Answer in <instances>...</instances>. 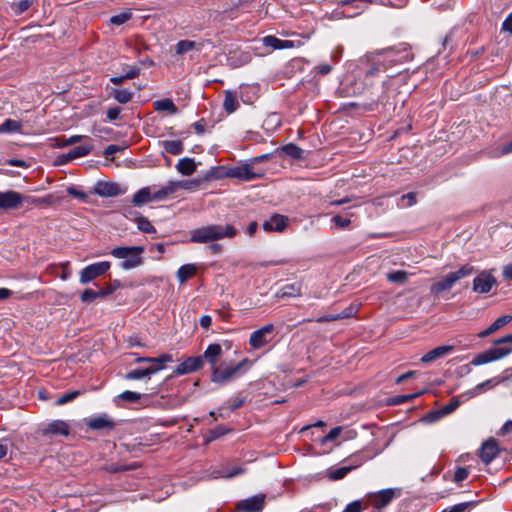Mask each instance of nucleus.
<instances>
[{"label": "nucleus", "mask_w": 512, "mask_h": 512, "mask_svg": "<svg viewBox=\"0 0 512 512\" xmlns=\"http://www.w3.org/2000/svg\"><path fill=\"white\" fill-rule=\"evenodd\" d=\"M410 274L404 270H396L387 273V280L391 283H405Z\"/></svg>", "instance_id": "e433bc0d"}, {"label": "nucleus", "mask_w": 512, "mask_h": 512, "mask_svg": "<svg viewBox=\"0 0 512 512\" xmlns=\"http://www.w3.org/2000/svg\"><path fill=\"white\" fill-rule=\"evenodd\" d=\"M23 201V195L17 191H0V210L17 209L23 204Z\"/></svg>", "instance_id": "9b49d317"}, {"label": "nucleus", "mask_w": 512, "mask_h": 512, "mask_svg": "<svg viewBox=\"0 0 512 512\" xmlns=\"http://www.w3.org/2000/svg\"><path fill=\"white\" fill-rule=\"evenodd\" d=\"M501 432L503 435L512 433V420H508L504 423V425L501 428Z\"/></svg>", "instance_id": "774afa93"}, {"label": "nucleus", "mask_w": 512, "mask_h": 512, "mask_svg": "<svg viewBox=\"0 0 512 512\" xmlns=\"http://www.w3.org/2000/svg\"><path fill=\"white\" fill-rule=\"evenodd\" d=\"M468 507V503H460L454 505L450 509H445L443 512H464Z\"/></svg>", "instance_id": "0e129e2a"}, {"label": "nucleus", "mask_w": 512, "mask_h": 512, "mask_svg": "<svg viewBox=\"0 0 512 512\" xmlns=\"http://www.w3.org/2000/svg\"><path fill=\"white\" fill-rule=\"evenodd\" d=\"M223 106H224L225 111L229 114L235 112L236 109L238 108V101L232 92L227 91L225 93V99L223 102Z\"/></svg>", "instance_id": "c9c22d12"}, {"label": "nucleus", "mask_w": 512, "mask_h": 512, "mask_svg": "<svg viewBox=\"0 0 512 512\" xmlns=\"http://www.w3.org/2000/svg\"><path fill=\"white\" fill-rule=\"evenodd\" d=\"M287 226V218L282 215H273L263 223V229L266 231L282 232Z\"/></svg>", "instance_id": "a211bd4d"}, {"label": "nucleus", "mask_w": 512, "mask_h": 512, "mask_svg": "<svg viewBox=\"0 0 512 512\" xmlns=\"http://www.w3.org/2000/svg\"><path fill=\"white\" fill-rule=\"evenodd\" d=\"M502 276L505 280L512 281V262L503 266Z\"/></svg>", "instance_id": "e2e57ef3"}, {"label": "nucleus", "mask_w": 512, "mask_h": 512, "mask_svg": "<svg viewBox=\"0 0 512 512\" xmlns=\"http://www.w3.org/2000/svg\"><path fill=\"white\" fill-rule=\"evenodd\" d=\"M121 109L119 107H111L107 110L106 115L108 120L114 121L119 118Z\"/></svg>", "instance_id": "680f3d73"}, {"label": "nucleus", "mask_w": 512, "mask_h": 512, "mask_svg": "<svg viewBox=\"0 0 512 512\" xmlns=\"http://www.w3.org/2000/svg\"><path fill=\"white\" fill-rule=\"evenodd\" d=\"M497 280L489 271H481L473 280V291L478 294L489 293L494 286H496Z\"/></svg>", "instance_id": "6e6552de"}, {"label": "nucleus", "mask_w": 512, "mask_h": 512, "mask_svg": "<svg viewBox=\"0 0 512 512\" xmlns=\"http://www.w3.org/2000/svg\"><path fill=\"white\" fill-rule=\"evenodd\" d=\"M69 431V425L64 420H54L42 429L44 435L68 436Z\"/></svg>", "instance_id": "2eb2a0df"}, {"label": "nucleus", "mask_w": 512, "mask_h": 512, "mask_svg": "<svg viewBox=\"0 0 512 512\" xmlns=\"http://www.w3.org/2000/svg\"><path fill=\"white\" fill-rule=\"evenodd\" d=\"M500 382H501V379H499V378H492V379L486 380V381L476 385L474 388L464 392L463 398L471 399L473 397H476V396L480 395L481 393H483L484 391L493 388Z\"/></svg>", "instance_id": "dca6fc26"}, {"label": "nucleus", "mask_w": 512, "mask_h": 512, "mask_svg": "<svg viewBox=\"0 0 512 512\" xmlns=\"http://www.w3.org/2000/svg\"><path fill=\"white\" fill-rule=\"evenodd\" d=\"M262 42H263V45L266 46V47H270L274 50H280L282 49V40L275 37V36H265L263 39H262Z\"/></svg>", "instance_id": "a18cd8bd"}, {"label": "nucleus", "mask_w": 512, "mask_h": 512, "mask_svg": "<svg viewBox=\"0 0 512 512\" xmlns=\"http://www.w3.org/2000/svg\"><path fill=\"white\" fill-rule=\"evenodd\" d=\"M235 175L239 177L242 180H252L257 177V174L253 172V169L251 166L245 165L243 167H240L236 172Z\"/></svg>", "instance_id": "58836bf2"}, {"label": "nucleus", "mask_w": 512, "mask_h": 512, "mask_svg": "<svg viewBox=\"0 0 512 512\" xmlns=\"http://www.w3.org/2000/svg\"><path fill=\"white\" fill-rule=\"evenodd\" d=\"M282 152L291 157L292 159H301L303 157V150L296 144L289 143L282 147Z\"/></svg>", "instance_id": "f704fd0d"}, {"label": "nucleus", "mask_w": 512, "mask_h": 512, "mask_svg": "<svg viewBox=\"0 0 512 512\" xmlns=\"http://www.w3.org/2000/svg\"><path fill=\"white\" fill-rule=\"evenodd\" d=\"M226 433V430L222 427H217L210 432V440H214Z\"/></svg>", "instance_id": "338daca9"}, {"label": "nucleus", "mask_w": 512, "mask_h": 512, "mask_svg": "<svg viewBox=\"0 0 512 512\" xmlns=\"http://www.w3.org/2000/svg\"><path fill=\"white\" fill-rule=\"evenodd\" d=\"M202 366L203 359L201 356L188 357L175 368L174 374L177 376L189 374L199 370Z\"/></svg>", "instance_id": "ddd939ff"}, {"label": "nucleus", "mask_w": 512, "mask_h": 512, "mask_svg": "<svg viewBox=\"0 0 512 512\" xmlns=\"http://www.w3.org/2000/svg\"><path fill=\"white\" fill-rule=\"evenodd\" d=\"M22 124L19 121L13 119H6L0 125V134L1 133H21Z\"/></svg>", "instance_id": "2f4dec72"}, {"label": "nucleus", "mask_w": 512, "mask_h": 512, "mask_svg": "<svg viewBox=\"0 0 512 512\" xmlns=\"http://www.w3.org/2000/svg\"><path fill=\"white\" fill-rule=\"evenodd\" d=\"M154 109L159 112H168L173 115L178 112V109L171 99H162L154 102Z\"/></svg>", "instance_id": "cd10ccee"}, {"label": "nucleus", "mask_w": 512, "mask_h": 512, "mask_svg": "<svg viewBox=\"0 0 512 512\" xmlns=\"http://www.w3.org/2000/svg\"><path fill=\"white\" fill-rule=\"evenodd\" d=\"M468 400L469 399L463 398V393L456 397H453L448 404L444 405L441 408L440 413L442 415H448V414L452 413L453 411H455L460 406V404H462Z\"/></svg>", "instance_id": "c756f323"}, {"label": "nucleus", "mask_w": 512, "mask_h": 512, "mask_svg": "<svg viewBox=\"0 0 512 512\" xmlns=\"http://www.w3.org/2000/svg\"><path fill=\"white\" fill-rule=\"evenodd\" d=\"M35 0H19L18 2L13 4L14 12L19 15L23 12L27 11L30 6L34 3Z\"/></svg>", "instance_id": "de8ad7c7"}, {"label": "nucleus", "mask_w": 512, "mask_h": 512, "mask_svg": "<svg viewBox=\"0 0 512 512\" xmlns=\"http://www.w3.org/2000/svg\"><path fill=\"white\" fill-rule=\"evenodd\" d=\"M164 369L162 365H150L147 368H137L127 372L124 376L126 380L150 379V377Z\"/></svg>", "instance_id": "4468645a"}, {"label": "nucleus", "mask_w": 512, "mask_h": 512, "mask_svg": "<svg viewBox=\"0 0 512 512\" xmlns=\"http://www.w3.org/2000/svg\"><path fill=\"white\" fill-rule=\"evenodd\" d=\"M80 392L79 391H71V392H67V393H64L63 395H61L57 400H56V404L57 405H64L68 402H71L73 401L75 398H77L79 396Z\"/></svg>", "instance_id": "8fccbe9b"}, {"label": "nucleus", "mask_w": 512, "mask_h": 512, "mask_svg": "<svg viewBox=\"0 0 512 512\" xmlns=\"http://www.w3.org/2000/svg\"><path fill=\"white\" fill-rule=\"evenodd\" d=\"M277 295L279 297H299L301 296V286L297 283L285 285Z\"/></svg>", "instance_id": "473e14b6"}, {"label": "nucleus", "mask_w": 512, "mask_h": 512, "mask_svg": "<svg viewBox=\"0 0 512 512\" xmlns=\"http://www.w3.org/2000/svg\"><path fill=\"white\" fill-rule=\"evenodd\" d=\"M196 42L191 40H181L176 44V53L181 55L184 54L193 48H195Z\"/></svg>", "instance_id": "49530a36"}, {"label": "nucleus", "mask_w": 512, "mask_h": 512, "mask_svg": "<svg viewBox=\"0 0 512 512\" xmlns=\"http://www.w3.org/2000/svg\"><path fill=\"white\" fill-rule=\"evenodd\" d=\"M173 361V357L171 354H162L159 357H137L135 359L136 363H150L151 365H162L165 363H169Z\"/></svg>", "instance_id": "393cba45"}, {"label": "nucleus", "mask_w": 512, "mask_h": 512, "mask_svg": "<svg viewBox=\"0 0 512 512\" xmlns=\"http://www.w3.org/2000/svg\"><path fill=\"white\" fill-rule=\"evenodd\" d=\"M196 271L197 266L195 264L182 265L177 271V279L179 283H185L187 280H189L196 274Z\"/></svg>", "instance_id": "b1692460"}, {"label": "nucleus", "mask_w": 512, "mask_h": 512, "mask_svg": "<svg viewBox=\"0 0 512 512\" xmlns=\"http://www.w3.org/2000/svg\"><path fill=\"white\" fill-rule=\"evenodd\" d=\"M174 183L176 184L177 191L179 189L195 190L201 184V180L200 179L181 180V181H174Z\"/></svg>", "instance_id": "4c0bfd02"}, {"label": "nucleus", "mask_w": 512, "mask_h": 512, "mask_svg": "<svg viewBox=\"0 0 512 512\" xmlns=\"http://www.w3.org/2000/svg\"><path fill=\"white\" fill-rule=\"evenodd\" d=\"M342 431L341 427H335L329 431V433L323 438L322 443H326L328 441H333L339 437Z\"/></svg>", "instance_id": "4d7b16f0"}, {"label": "nucleus", "mask_w": 512, "mask_h": 512, "mask_svg": "<svg viewBox=\"0 0 512 512\" xmlns=\"http://www.w3.org/2000/svg\"><path fill=\"white\" fill-rule=\"evenodd\" d=\"M163 147L172 155H179L183 152V144L179 140H166L163 142Z\"/></svg>", "instance_id": "72a5a7b5"}, {"label": "nucleus", "mask_w": 512, "mask_h": 512, "mask_svg": "<svg viewBox=\"0 0 512 512\" xmlns=\"http://www.w3.org/2000/svg\"><path fill=\"white\" fill-rule=\"evenodd\" d=\"M67 193L77 199H80L82 201H85L87 198V194L83 191L78 190L74 186H69L67 188Z\"/></svg>", "instance_id": "6e6d98bb"}, {"label": "nucleus", "mask_w": 512, "mask_h": 512, "mask_svg": "<svg viewBox=\"0 0 512 512\" xmlns=\"http://www.w3.org/2000/svg\"><path fill=\"white\" fill-rule=\"evenodd\" d=\"M111 267L110 262L101 261L86 266L80 272V283L87 284L97 277L105 274Z\"/></svg>", "instance_id": "0eeeda50"}, {"label": "nucleus", "mask_w": 512, "mask_h": 512, "mask_svg": "<svg viewBox=\"0 0 512 512\" xmlns=\"http://www.w3.org/2000/svg\"><path fill=\"white\" fill-rule=\"evenodd\" d=\"M452 350L453 346L451 345L438 346L429 351L428 353H426L425 355H423L421 361L423 363L433 362L434 360L449 354Z\"/></svg>", "instance_id": "aec40b11"}, {"label": "nucleus", "mask_w": 512, "mask_h": 512, "mask_svg": "<svg viewBox=\"0 0 512 512\" xmlns=\"http://www.w3.org/2000/svg\"><path fill=\"white\" fill-rule=\"evenodd\" d=\"M119 399L127 401V402H137L141 398V394L133 391H124L119 396Z\"/></svg>", "instance_id": "3c124183"}, {"label": "nucleus", "mask_w": 512, "mask_h": 512, "mask_svg": "<svg viewBox=\"0 0 512 512\" xmlns=\"http://www.w3.org/2000/svg\"><path fill=\"white\" fill-rule=\"evenodd\" d=\"M339 319H345V315H337V314L325 315V316L319 317L316 321L319 323H323V322H332V321H336Z\"/></svg>", "instance_id": "052dcab7"}, {"label": "nucleus", "mask_w": 512, "mask_h": 512, "mask_svg": "<svg viewBox=\"0 0 512 512\" xmlns=\"http://www.w3.org/2000/svg\"><path fill=\"white\" fill-rule=\"evenodd\" d=\"M144 252L143 246L116 247L111 250V255L117 259H123L120 264L124 270L134 269L143 263L141 255Z\"/></svg>", "instance_id": "20e7f679"}, {"label": "nucleus", "mask_w": 512, "mask_h": 512, "mask_svg": "<svg viewBox=\"0 0 512 512\" xmlns=\"http://www.w3.org/2000/svg\"><path fill=\"white\" fill-rule=\"evenodd\" d=\"M99 297V293L91 289H86L82 292L80 298L84 303H91Z\"/></svg>", "instance_id": "864d4df0"}, {"label": "nucleus", "mask_w": 512, "mask_h": 512, "mask_svg": "<svg viewBox=\"0 0 512 512\" xmlns=\"http://www.w3.org/2000/svg\"><path fill=\"white\" fill-rule=\"evenodd\" d=\"M137 227L140 231L144 232V233H154L156 232V229L154 228V226L151 224V222L145 218V217H138L137 220Z\"/></svg>", "instance_id": "37998d69"}, {"label": "nucleus", "mask_w": 512, "mask_h": 512, "mask_svg": "<svg viewBox=\"0 0 512 512\" xmlns=\"http://www.w3.org/2000/svg\"><path fill=\"white\" fill-rule=\"evenodd\" d=\"M510 344H512V333L496 339L494 345L499 347L491 348L478 354L472 359L471 365L479 366L507 357L512 353V346Z\"/></svg>", "instance_id": "f03ea898"}, {"label": "nucleus", "mask_w": 512, "mask_h": 512, "mask_svg": "<svg viewBox=\"0 0 512 512\" xmlns=\"http://www.w3.org/2000/svg\"><path fill=\"white\" fill-rule=\"evenodd\" d=\"M126 191V187L115 182L99 181L94 187V193L100 197H115L125 194Z\"/></svg>", "instance_id": "9d476101"}, {"label": "nucleus", "mask_w": 512, "mask_h": 512, "mask_svg": "<svg viewBox=\"0 0 512 512\" xmlns=\"http://www.w3.org/2000/svg\"><path fill=\"white\" fill-rule=\"evenodd\" d=\"M423 393H424V391H419V392H416L413 394L395 396L392 399H390L389 403L392 405L403 404L405 402H408L414 398L421 396Z\"/></svg>", "instance_id": "a19ab883"}, {"label": "nucleus", "mask_w": 512, "mask_h": 512, "mask_svg": "<svg viewBox=\"0 0 512 512\" xmlns=\"http://www.w3.org/2000/svg\"><path fill=\"white\" fill-rule=\"evenodd\" d=\"M153 193L155 201L166 200L177 193L176 184L174 183V181H169L164 186H162L160 189Z\"/></svg>", "instance_id": "4be33fe9"}, {"label": "nucleus", "mask_w": 512, "mask_h": 512, "mask_svg": "<svg viewBox=\"0 0 512 512\" xmlns=\"http://www.w3.org/2000/svg\"><path fill=\"white\" fill-rule=\"evenodd\" d=\"M132 17V13L130 10H126L124 12H121L117 15H113L111 18H110V23L113 24V25H122L124 23H126L128 20H130Z\"/></svg>", "instance_id": "79ce46f5"}, {"label": "nucleus", "mask_w": 512, "mask_h": 512, "mask_svg": "<svg viewBox=\"0 0 512 512\" xmlns=\"http://www.w3.org/2000/svg\"><path fill=\"white\" fill-rule=\"evenodd\" d=\"M111 95L120 104H127L133 98V92L128 89H112Z\"/></svg>", "instance_id": "7c9ffc66"}, {"label": "nucleus", "mask_w": 512, "mask_h": 512, "mask_svg": "<svg viewBox=\"0 0 512 512\" xmlns=\"http://www.w3.org/2000/svg\"><path fill=\"white\" fill-rule=\"evenodd\" d=\"M512 321V316L511 315H504V316H501L499 318H497L491 325V330H493L494 332H496L497 330H499L500 328H502L503 326H505L506 324L510 323Z\"/></svg>", "instance_id": "09e8293b"}, {"label": "nucleus", "mask_w": 512, "mask_h": 512, "mask_svg": "<svg viewBox=\"0 0 512 512\" xmlns=\"http://www.w3.org/2000/svg\"><path fill=\"white\" fill-rule=\"evenodd\" d=\"M274 325L266 324L251 333L249 345L253 349H260L267 345L273 338Z\"/></svg>", "instance_id": "423d86ee"}, {"label": "nucleus", "mask_w": 512, "mask_h": 512, "mask_svg": "<svg viewBox=\"0 0 512 512\" xmlns=\"http://www.w3.org/2000/svg\"><path fill=\"white\" fill-rule=\"evenodd\" d=\"M265 505V495L258 494L239 501L236 512H261Z\"/></svg>", "instance_id": "1a4fd4ad"}, {"label": "nucleus", "mask_w": 512, "mask_h": 512, "mask_svg": "<svg viewBox=\"0 0 512 512\" xmlns=\"http://www.w3.org/2000/svg\"><path fill=\"white\" fill-rule=\"evenodd\" d=\"M151 201H155V199H154V193L151 192L150 187L141 188L134 194V196L132 198V203L135 206H142Z\"/></svg>", "instance_id": "412c9836"}, {"label": "nucleus", "mask_w": 512, "mask_h": 512, "mask_svg": "<svg viewBox=\"0 0 512 512\" xmlns=\"http://www.w3.org/2000/svg\"><path fill=\"white\" fill-rule=\"evenodd\" d=\"M114 423L112 420L107 418L106 416H98L89 420L88 427L93 430H101V429H111L113 428Z\"/></svg>", "instance_id": "a878e982"}, {"label": "nucleus", "mask_w": 512, "mask_h": 512, "mask_svg": "<svg viewBox=\"0 0 512 512\" xmlns=\"http://www.w3.org/2000/svg\"><path fill=\"white\" fill-rule=\"evenodd\" d=\"M362 511V502L360 500H355L349 503L342 512H361Z\"/></svg>", "instance_id": "13d9d810"}, {"label": "nucleus", "mask_w": 512, "mask_h": 512, "mask_svg": "<svg viewBox=\"0 0 512 512\" xmlns=\"http://www.w3.org/2000/svg\"><path fill=\"white\" fill-rule=\"evenodd\" d=\"M474 271L473 266L465 264L457 271L448 273L443 279L435 282L430 287V292L433 295H440L443 292L449 291L459 280L470 276Z\"/></svg>", "instance_id": "39448f33"}, {"label": "nucleus", "mask_w": 512, "mask_h": 512, "mask_svg": "<svg viewBox=\"0 0 512 512\" xmlns=\"http://www.w3.org/2000/svg\"><path fill=\"white\" fill-rule=\"evenodd\" d=\"M502 29L512 33V13H510L502 23Z\"/></svg>", "instance_id": "69168bd1"}, {"label": "nucleus", "mask_w": 512, "mask_h": 512, "mask_svg": "<svg viewBox=\"0 0 512 512\" xmlns=\"http://www.w3.org/2000/svg\"><path fill=\"white\" fill-rule=\"evenodd\" d=\"M244 471H245V469H243L242 467L234 466L231 469L218 471L217 474L214 475V478H217V477L232 478V477H235L237 475L244 473Z\"/></svg>", "instance_id": "ea45409f"}, {"label": "nucleus", "mask_w": 512, "mask_h": 512, "mask_svg": "<svg viewBox=\"0 0 512 512\" xmlns=\"http://www.w3.org/2000/svg\"><path fill=\"white\" fill-rule=\"evenodd\" d=\"M355 466H343L339 468H330L326 471V477L331 481L343 479Z\"/></svg>", "instance_id": "bb28decb"}, {"label": "nucleus", "mask_w": 512, "mask_h": 512, "mask_svg": "<svg viewBox=\"0 0 512 512\" xmlns=\"http://www.w3.org/2000/svg\"><path fill=\"white\" fill-rule=\"evenodd\" d=\"M332 222H333L336 226H338V227H340V228H346V227H348V226L350 225V223H351L350 219H348V218H343V217H341V216H339V215L334 216V217L332 218Z\"/></svg>", "instance_id": "bf43d9fd"}, {"label": "nucleus", "mask_w": 512, "mask_h": 512, "mask_svg": "<svg viewBox=\"0 0 512 512\" xmlns=\"http://www.w3.org/2000/svg\"><path fill=\"white\" fill-rule=\"evenodd\" d=\"M222 354V347L220 344H217V343H213V344H210L206 350L204 351V354L202 357V359L204 358L210 365H211V370L214 369V367H216V363H217V360L218 358L221 356Z\"/></svg>", "instance_id": "6ab92c4d"}, {"label": "nucleus", "mask_w": 512, "mask_h": 512, "mask_svg": "<svg viewBox=\"0 0 512 512\" xmlns=\"http://www.w3.org/2000/svg\"><path fill=\"white\" fill-rule=\"evenodd\" d=\"M468 475H469V471L467 468L459 467L455 471L454 481L456 483H460V482L464 481L468 477Z\"/></svg>", "instance_id": "5fc2aeb1"}, {"label": "nucleus", "mask_w": 512, "mask_h": 512, "mask_svg": "<svg viewBox=\"0 0 512 512\" xmlns=\"http://www.w3.org/2000/svg\"><path fill=\"white\" fill-rule=\"evenodd\" d=\"M397 489L380 490L370 496L371 505L377 509L387 506L396 496Z\"/></svg>", "instance_id": "f8f14e48"}, {"label": "nucleus", "mask_w": 512, "mask_h": 512, "mask_svg": "<svg viewBox=\"0 0 512 512\" xmlns=\"http://www.w3.org/2000/svg\"><path fill=\"white\" fill-rule=\"evenodd\" d=\"M416 193L415 192H409L405 195H403L400 199V202L398 203V206L401 208H408L416 204Z\"/></svg>", "instance_id": "c03bdc74"}, {"label": "nucleus", "mask_w": 512, "mask_h": 512, "mask_svg": "<svg viewBox=\"0 0 512 512\" xmlns=\"http://www.w3.org/2000/svg\"><path fill=\"white\" fill-rule=\"evenodd\" d=\"M236 235L237 229L231 224H208L192 229L189 232V241L197 244L212 243L209 246L210 251L214 254H218L222 251V247L213 242L223 239H232Z\"/></svg>", "instance_id": "f257e3e1"}, {"label": "nucleus", "mask_w": 512, "mask_h": 512, "mask_svg": "<svg viewBox=\"0 0 512 512\" xmlns=\"http://www.w3.org/2000/svg\"><path fill=\"white\" fill-rule=\"evenodd\" d=\"M93 149V146L91 144H82L80 146H77L73 149H71L67 154V159H76L81 158L84 156H87Z\"/></svg>", "instance_id": "c85d7f7f"}, {"label": "nucleus", "mask_w": 512, "mask_h": 512, "mask_svg": "<svg viewBox=\"0 0 512 512\" xmlns=\"http://www.w3.org/2000/svg\"><path fill=\"white\" fill-rule=\"evenodd\" d=\"M176 169L180 174L190 176L196 171V163L193 158H182L176 164Z\"/></svg>", "instance_id": "5701e85b"}, {"label": "nucleus", "mask_w": 512, "mask_h": 512, "mask_svg": "<svg viewBox=\"0 0 512 512\" xmlns=\"http://www.w3.org/2000/svg\"><path fill=\"white\" fill-rule=\"evenodd\" d=\"M251 366V362L245 358L235 365L222 363L211 370V380L215 383L224 384L232 378L243 374Z\"/></svg>", "instance_id": "7ed1b4c3"}, {"label": "nucleus", "mask_w": 512, "mask_h": 512, "mask_svg": "<svg viewBox=\"0 0 512 512\" xmlns=\"http://www.w3.org/2000/svg\"><path fill=\"white\" fill-rule=\"evenodd\" d=\"M122 70L124 72L125 77L128 80L134 79V78L138 77L140 74V68L136 65H133V66L125 65Z\"/></svg>", "instance_id": "603ef678"}, {"label": "nucleus", "mask_w": 512, "mask_h": 512, "mask_svg": "<svg viewBox=\"0 0 512 512\" xmlns=\"http://www.w3.org/2000/svg\"><path fill=\"white\" fill-rule=\"evenodd\" d=\"M499 450L494 440H489L483 443L480 449V458L485 464H489L497 456Z\"/></svg>", "instance_id": "f3484780"}]
</instances>
